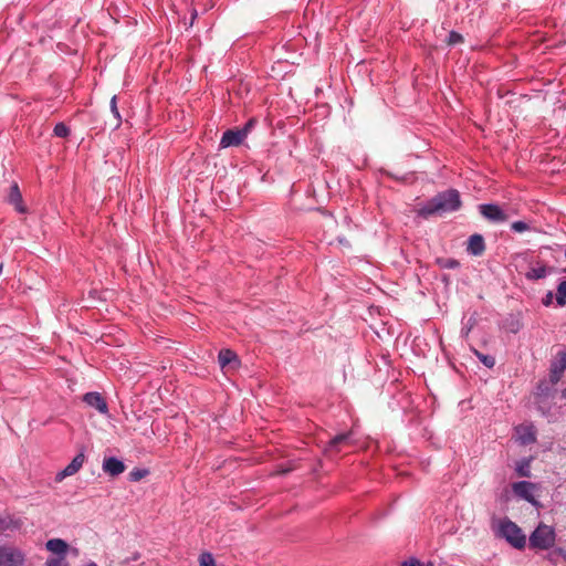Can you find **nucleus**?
<instances>
[{
  "mask_svg": "<svg viewBox=\"0 0 566 566\" xmlns=\"http://www.w3.org/2000/svg\"><path fill=\"white\" fill-rule=\"evenodd\" d=\"M461 207L460 193L455 189H449L436 195L419 211L420 216L428 218L432 214L442 216L459 210Z\"/></svg>",
  "mask_w": 566,
  "mask_h": 566,
  "instance_id": "1",
  "label": "nucleus"
},
{
  "mask_svg": "<svg viewBox=\"0 0 566 566\" xmlns=\"http://www.w3.org/2000/svg\"><path fill=\"white\" fill-rule=\"evenodd\" d=\"M497 536L504 538L516 549H523L526 545V536L521 527L506 517L499 522Z\"/></svg>",
  "mask_w": 566,
  "mask_h": 566,
  "instance_id": "2",
  "label": "nucleus"
},
{
  "mask_svg": "<svg viewBox=\"0 0 566 566\" xmlns=\"http://www.w3.org/2000/svg\"><path fill=\"white\" fill-rule=\"evenodd\" d=\"M555 530L544 523H541L530 536V547L535 549H548L555 544Z\"/></svg>",
  "mask_w": 566,
  "mask_h": 566,
  "instance_id": "3",
  "label": "nucleus"
},
{
  "mask_svg": "<svg viewBox=\"0 0 566 566\" xmlns=\"http://www.w3.org/2000/svg\"><path fill=\"white\" fill-rule=\"evenodd\" d=\"M512 491L518 499L525 500L535 507H539L541 504L535 497L537 485L530 481H518L512 484Z\"/></svg>",
  "mask_w": 566,
  "mask_h": 566,
  "instance_id": "4",
  "label": "nucleus"
},
{
  "mask_svg": "<svg viewBox=\"0 0 566 566\" xmlns=\"http://www.w3.org/2000/svg\"><path fill=\"white\" fill-rule=\"evenodd\" d=\"M25 556L13 546H0V566H22Z\"/></svg>",
  "mask_w": 566,
  "mask_h": 566,
  "instance_id": "5",
  "label": "nucleus"
},
{
  "mask_svg": "<svg viewBox=\"0 0 566 566\" xmlns=\"http://www.w3.org/2000/svg\"><path fill=\"white\" fill-rule=\"evenodd\" d=\"M479 211L483 218L491 222L500 223L507 220L505 212L495 203H482L479 206Z\"/></svg>",
  "mask_w": 566,
  "mask_h": 566,
  "instance_id": "6",
  "label": "nucleus"
},
{
  "mask_svg": "<svg viewBox=\"0 0 566 566\" xmlns=\"http://www.w3.org/2000/svg\"><path fill=\"white\" fill-rule=\"evenodd\" d=\"M354 442H355L354 432L353 431L344 432V433L335 436L334 438H332L328 441L326 451L327 452H339L345 447L353 446Z\"/></svg>",
  "mask_w": 566,
  "mask_h": 566,
  "instance_id": "7",
  "label": "nucleus"
},
{
  "mask_svg": "<svg viewBox=\"0 0 566 566\" xmlns=\"http://www.w3.org/2000/svg\"><path fill=\"white\" fill-rule=\"evenodd\" d=\"M566 369V350L558 353L556 360H553L549 369V381L554 386L556 385Z\"/></svg>",
  "mask_w": 566,
  "mask_h": 566,
  "instance_id": "8",
  "label": "nucleus"
},
{
  "mask_svg": "<svg viewBox=\"0 0 566 566\" xmlns=\"http://www.w3.org/2000/svg\"><path fill=\"white\" fill-rule=\"evenodd\" d=\"M83 401L91 408L97 410L101 415L108 413V405L105 398L97 391L86 392Z\"/></svg>",
  "mask_w": 566,
  "mask_h": 566,
  "instance_id": "9",
  "label": "nucleus"
},
{
  "mask_svg": "<svg viewBox=\"0 0 566 566\" xmlns=\"http://www.w3.org/2000/svg\"><path fill=\"white\" fill-rule=\"evenodd\" d=\"M84 461H85V454L83 452H80L78 454H76L73 458V460L62 471H60L56 474L55 480L57 482H61L65 478L74 475L83 467Z\"/></svg>",
  "mask_w": 566,
  "mask_h": 566,
  "instance_id": "10",
  "label": "nucleus"
},
{
  "mask_svg": "<svg viewBox=\"0 0 566 566\" xmlns=\"http://www.w3.org/2000/svg\"><path fill=\"white\" fill-rule=\"evenodd\" d=\"M245 139V130L228 129L222 134L220 147L239 146Z\"/></svg>",
  "mask_w": 566,
  "mask_h": 566,
  "instance_id": "11",
  "label": "nucleus"
},
{
  "mask_svg": "<svg viewBox=\"0 0 566 566\" xmlns=\"http://www.w3.org/2000/svg\"><path fill=\"white\" fill-rule=\"evenodd\" d=\"M515 432L518 442L523 446H528L536 441V429L533 424L517 426Z\"/></svg>",
  "mask_w": 566,
  "mask_h": 566,
  "instance_id": "12",
  "label": "nucleus"
},
{
  "mask_svg": "<svg viewBox=\"0 0 566 566\" xmlns=\"http://www.w3.org/2000/svg\"><path fill=\"white\" fill-rule=\"evenodd\" d=\"M102 467L111 476H117L125 471L124 462L115 457L105 458Z\"/></svg>",
  "mask_w": 566,
  "mask_h": 566,
  "instance_id": "13",
  "label": "nucleus"
},
{
  "mask_svg": "<svg viewBox=\"0 0 566 566\" xmlns=\"http://www.w3.org/2000/svg\"><path fill=\"white\" fill-rule=\"evenodd\" d=\"M45 548L55 556L66 557L69 544L62 538H51L45 543Z\"/></svg>",
  "mask_w": 566,
  "mask_h": 566,
  "instance_id": "14",
  "label": "nucleus"
},
{
  "mask_svg": "<svg viewBox=\"0 0 566 566\" xmlns=\"http://www.w3.org/2000/svg\"><path fill=\"white\" fill-rule=\"evenodd\" d=\"M467 250L474 256L481 255L485 250L484 238L479 233L472 234L469 238Z\"/></svg>",
  "mask_w": 566,
  "mask_h": 566,
  "instance_id": "15",
  "label": "nucleus"
},
{
  "mask_svg": "<svg viewBox=\"0 0 566 566\" xmlns=\"http://www.w3.org/2000/svg\"><path fill=\"white\" fill-rule=\"evenodd\" d=\"M8 201L14 206L15 210L20 213L27 212L25 206L22 203V196L17 184L10 188Z\"/></svg>",
  "mask_w": 566,
  "mask_h": 566,
  "instance_id": "16",
  "label": "nucleus"
},
{
  "mask_svg": "<svg viewBox=\"0 0 566 566\" xmlns=\"http://www.w3.org/2000/svg\"><path fill=\"white\" fill-rule=\"evenodd\" d=\"M531 462L532 458H524L516 463L515 471L518 476L530 478L531 476Z\"/></svg>",
  "mask_w": 566,
  "mask_h": 566,
  "instance_id": "17",
  "label": "nucleus"
},
{
  "mask_svg": "<svg viewBox=\"0 0 566 566\" xmlns=\"http://www.w3.org/2000/svg\"><path fill=\"white\" fill-rule=\"evenodd\" d=\"M220 366L223 368L238 360L237 354L231 349H221L218 356Z\"/></svg>",
  "mask_w": 566,
  "mask_h": 566,
  "instance_id": "18",
  "label": "nucleus"
},
{
  "mask_svg": "<svg viewBox=\"0 0 566 566\" xmlns=\"http://www.w3.org/2000/svg\"><path fill=\"white\" fill-rule=\"evenodd\" d=\"M547 275V268L545 265L532 268L527 273L526 277L528 280H539Z\"/></svg>",
  "mask_w": 566,
  "mask_h": 566,
  "instance_id": "19",
  "label": "nucleus"
},
{
  "mask_svg": "<svg viewBox=\"0 0 566 566\" xmlns=\"http://www.w3.org/2000/svg\"><path fill=\"white\" fill-rule=\"evenodd\" d=\"M556 302L559 306L566 304V281H562L557 286Z\"/></svg>",
  "mask_w": 566,
  "mask_h": 566,
  "instance_id": "20",
  "label": "nucleus"
},
{
  "mask_svg": "<svg viewBox=\"0 0 566 566\" xmlns=\"http://www.w3.org/2000/svg\"><path fill=\"white\" fill-rule=\"evenodd\" d=\"M198 560L200 566H216L214 557L209 552H202Z\"/></svg>",
  "mask_w": 566,
  "mask_h": 566,
  "instance_id": "21",
  "label": "nucleus"
},
{
  "mask_svg": "<svg viewBox=\"0 0 566 566\" xmlns=\"http://www.w3.org/2000/svg\"><path fill=\"white\" fill-rule=\"evenodd\" d=\"M474 354L485 367L492 368L495 365V358L493 356L482 354L478 350H474Z\"/></svg>",
  "mask_w": 566,
  "mask_h": 566,
  "instance_id": "22",
  "label": "nucleus"
},
{
  "mask_svg": "<svg viewBox=\"0 0 566 566\" xmlns=\"http://www.w3.org/2000/svg\"><path fill=\"white\" fill-rule=\"evenodd\" d=\"M111 112L112 114L114 115L115 119H116V124H115V127H118L122 123V117H120V114H119V111L117 108V97L116 95H114L111 99Z\"/></svg>",
  "mask_w": 566,
  "mask_h": 566,
  "instance_id": "23",
  "label": "nucleus"
},
{
  "mask_svg": "<svg viewBox=\"0 0 566 566\" xmlns=\"http://www.w3.org/2000/svg\"><path fill=\"white\" fill-rule=\"evenodd\" d=\"M54 135L56 137L65 138L70 135V128L64 123H57L54 126Z\"/></svg>",
  "mask_w": 566,
  "mask_h": 566,
  "instance_id": "24",
  "label": "nucleus"
},
{
  "mask_svg": "<svg viewBox=\"0 0 566 566\" xmlns=\"http://www.w3.org/2000/svg\"><path fill=\"white\" fill-rule=\"evenodd\" d=\"M148 474V471L145 469H134L129 472V480L132 482H138L144 479Z\"/></svg>",
  "mask_w": 566,
  "mask_h": 566,
  "instance_id": "25",
  "label": "nucleus"
},
{
  "mask_svg": "<svg viewBox=\"0 0 566 566\" xmlns=\"http://www.w3.org/2000/svg\"><path fill=\"white\" fill-rule=\"evenodd\" d=\"M45 566H69V564L66 562V557L55 556L48 558L45 562Z\"/></svg>",
  "mask_w": 566,
  "mask_h": 566,
  "instance_id": "26",
  "label": "nucleus"
},
{
  "mask_svg": "<svg viewBox=\"0 0 566 566\" xmlns=\"http://www.w3.org/2000/svg\"><path fill=\"white\" fill-rule=\"evenodd\" d=\"M511 229L514 231V232H524V231H527L530 229V226L524 222V221H514L512 224H511Z\"/></svg>",
  "mask_w": 566,
  "mask_h": 566,
  "instance_id": "27",
  "label": "nucleus"
},
{
  "mask_svg": "<svg viewBox=\"0 0 566 566\" xmlns=\"http://www.w3.org/2000/svg\"><path fill=\"white\" fill-rule=\"evenodd\" d=\"M462 41H463V36L460 33H458L455 31H451L449 33L448 44L454 45V44L461 43Z\"/></svg>",
  "mask_w": 566,
  "mask_h": 566,
  "instance_id": "28",
  "label": "nucleus"
},
{
  "mask_svg": "<svg viewBox=\"0 0 566 566\" xmlns=\"http://www.w3.org/2000/svg\"><path fill=\"white\" fill-rule=\"evenodd\" d=\"M400 566H422V564L416 558H410L402 562Z\"/></svg>",
  "mask_w": 566,
  "mask_h": 566,
  "instance_id": "29",
  "label": "nucleus"
},
{
  "mask_svg": "<svg viewBox=\"0 0 566 566\" xmlns=\"http://www.w3.org/2000/svg\"><path fill=\"white\" fill-rule=\"evenodd\" d=\"M255 119H250L240 130H245V137L248 136L251 128L254 126Z\"/></svg>",
  "mask_w": 566,
  "mask_h": 566,
  "instance_id": "30",
  "label": "nucleus"
},
{
  "mask_svg": "<svg viewBox=\"0 0 566 566\" xmlns=\"http://www.w3.org/2000/svg\"><path fill=\"white\" fill-rule=\"evenodd\" d=\"M551 301H552V293L549 292L546 296V300L544 301V304L545 305H549L551 304Z\"/></svg>",
  "mask_w": 566,
  "mask_h": 566,
  "instance_id": "31",
  "label": "nucleus"
},
{
  "mask_svg": "<svg viewBox=\"0 0 566 566\" xmlns=\"http://www.w3.org/2000/svg\"><path fill=\"white\" fill-rule=\"evenodd\" d=\"M558 553L564 558V560L566 562V549L559 548Z\"/></svg>",
  "mask_w": 566,
  "mask_h": 566,
  "instance_id": "32",
  "label": "nucleus"
},
{
  "mask_svg": "<svg viewBox=\"0 0 566 566\" xmlns=\"http://www.w3.org/2000/svg\"><path fill=\"white\" fill-rule=\"evenodd\" d=\"M0 524H1V526H2L3 528H9V524H8V522H4V521L0 520Z\"/></svg>",
  "mask_w": 566,
  "mask_h": 566,
  "instance_id": "33",
  "label": "nucleus"
},
{
  "mask_svg": "<svg viewBox=\"0 0 566 566\" xmlns=\"http://www.w3.org/2000/svg\"><path fill=\"white\" fill-rule=\"evenodd\" d=\"M455 265H458V262H457V261H451V262H450V264H449V266H450V268H453V266H455Z\"/></svg>",
  "mask_w": 566,
  "mask_h": 566,
  "instance_id": "34",
  "label": "nucleus"
},
{
  "mask_svg": "<svg viewBox=\"0 0 566 566\" xmlns=\"http://www.w3.org/2000/svg\"><path fill=\"white\" fill-rule=\"evenodd\" d=\"M563 397L566 398V388L563 390Z\"/></svg>",
  "mask_w": 566,
  "mask_h": 566,
  "instance_id": "35",
  "label": "nucleus"
},
{
  "mask_svg": "<svg viewBox=\"0 0 566 566\" xmlns=\"http://www.w3.org/2000/svg\"><path fill=\"white\" fill-rule=\"evenodd\" d=\"M538 389L544 392V389L542 388V385L538 386Z\"/></svg>",
  "mask_w": 566,
  "mask_h": 566,
  "instance_id": "36",
  "label": "nucleus"
}]
</instances>
